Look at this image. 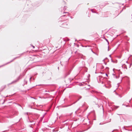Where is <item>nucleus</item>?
<instances>
[{
  "mask_svg": "<svg viewBox=\"0 0 132 132\" xmlns=\"http://www.w3.org/2000/svg\"><path fill=\"white\" fill-rule=\"evenodd\" d=\"M91 11L93 12V13H95L94 12H93V10L92 9H91Z\"/></svg>",
  "mask_w": 132,
  "mask_h": 132,
  "instance_id": "obj_18",
  "label": "nucleus"
},
{
  "mask_svg": "<svg viewBox=\"0 0 132 132\" xmlns=\"http://www.w3.org/2000/svg\"><path fill=\"white\" fill-rule=\"evenodd\" d=\"M131 65V64H130V67H129V68L130 67V66Z\"/></svg>",
  "mask_w": 132,
  "mask_h": 132,
  "instance_id": "obj_34",
  "label": "nucleus"
},
{
  "mask_svg": "<svg viewBox=\"0 0 132 132\" xmlns=\"http://www.w3.org/2000/svg\"><path fill=\"white\" fill-rule=\"evenodd\" d=\"M35 123V122H34V123Z\"/></svg>",
  "mask_w": 132,
  "mask_h": 132,
  "instance_id": "obj_48",
  "label": "nucleus"
},
{
  "mask_svg": "<svg viewBox=\"0 0 132 132\" xmlns=\"http://www.w3.org/2000/svg\"><path fill=\"white\" fill-rule=\"evenodd\" d=\"M24 76V75H23V76Z\"/></svg>",
  "mask_w": 132,
  "mask_h": 132,
  "instance_id": "obj_49",
  "label": "nucleus"
},
{
  "mask_svg": "<svg viewBox=\"0 0 132 132\" xmlns=\"http://www.w3.org/2000/svg\"><path fill=\"white\" fill-rule=\"evenodd\" d=\"M26 114H28V113H26Z\"/></svg>",
  "mask_w": 132,
  "mask_h": 132,
  "instance_id": "obj_38",
  "label": "nucleus"
},
{
  "mask_svg": "<svg viewBox=\"0 0 132 132\" xmlns=\"http://www.w3.org/2000/svg\"><path fill=\"white\" fill-rule=\"evenodd\" d=\"M109 57H111V59L112 58H111V55H109Z\"/></svg>",
  "mask_w": 132,
  "mask_h": 132,
  "instance_id": "obj_22",
  "label": "nucleus"
},
{
  "mask_svg": "<svg viewBox=\"0 0 132 132\" xmlns=\"http://www.w3.org/2000/svg\"><path fill=\"white\" fill-rule=\"evenodd\" d=\"M111 61L112 62H113V63H116L117 62H114V61H113L112 59V58H111Z\"/></svg>",
  "mask_w": 132,
  "mask_h": 132,
  "instance_id": "obj_11",
  "label": "nucleus"
},
{
  "mask_svg": "<svg viewBox=\"0 0 132 132\" xmlns=\"http://www.w3.org/2000/svg\"><path fill=\"white\" fill-rule=\"evenodd\" d=\"M58 69H59V67H58Z\"/></svg>",
  "mask_w": 132,
  "mask_h": 132,
  "instance_id": "obj_45",
  "label": "nucleus"
},
{
  "mask_svg": "<svg viewBox=\"0 0 132 132\" xmlns=\"http://www.w3.org/2000/svg\"><path fill=\"white\" fill-rule=\"evenodd\" d=\"M122 80V79H121V81Z\"/></svg>",
  "mask_w": 132,
  "mask_h": 132,
  "instance_id": "obj_37",
  "label": "nucleus"
},
{
  "mask_svg": "<svg viewBox=\"0 0 132 132\" xmlns=\"http://www.w3.org/2000/svg\"><path fill=\"white\" fill-rule=\"evenodd\" d=\"M112 75L113 76V77L114 78H115L116 79L118 78L119 77V76H117L115 75V74L114 73L112 74Z\"/></svg>",
  "mask_w": 132,
  "mask_h": 132,
  "instance_id": "obj_4",
  "label": "nucleus"
},
{
  "mask_svg": "<svg viewBox=\"0 0 132 132\" xmlns=\"http://www.w3.org/2000/svg\"><path fill=\"white\" fill-rule=\"evenodd\" d=\"M78 100H77V102L78 101H79V100L80 99H81V97H82L80 96H78Z\"/></svg>",
  "mask_w": 132,
  "mask_h": 132,
  "instance_id": "obj_9",
  "label": "nucleus"
},
{
  "mask_svg": "<svg viewBox=\"0 0 132 132\" xmlns=\"http://www.w3.org/2000/svg\"><path fill=\"white\" fill-rule=\"evenodd\" d=\"M102 84H103V82H102Z\"/></svg>",
  "mask_w": 132,
  "mask_h": 132,
  "instance_id": "obj_35",
  "label": "nucleus"
},
{
  "mask_svg": "<svg viewBox=\"0 0 132 132\" xmlns=\"http://www.w3.org/2000/svg\"><path fill=\"white\" fill-rule=\"evenodd\" d=\"M45 92H47V91L46 90H45Z\"/></svg>",
  "mask_w": 132,
  "mask_h": 132,
  "instance_id": "obj_41",
  "label": "nucleus"
},
{
  "mask_svg": "<svg viewBox=\"0 0 132 132\" xmlns=\"http://www.w3.org/2000/svg\"><path fill=\"white\" fill-rule=\"evenodd\" d=\"M76 39L75 40V41H76Z\"/></svg>",
  "mask_w": 132,
  "mask_h": 132,
  "instance_id": "obj_44",
  "label": "nucleus"
},
{
  "mask_svg": "<svg viewBox=\"0 0 132 132\" xmlns=\"http://www.w3.org/2000/svg\"><path fill=\"white\" fill-rule=\"evenodd\" d=\"M18 105L19 106H21L20 104H19Z\"/></svg>",
  "mask_w": 132,
  "mask_h": 132,
  "instance_id": "obj_36",
  "label": "nucleus"
},
{
  "mask_svg": "<svg viewBox=\"0 0 132 132\" xmlns=\"http://www.w3.org/2000/svg\"><path fill=\"white\" fill-rule=\"evenodd\" d=\"M128 131H132V130H128Z\"/></svg>",
  "mask_w": 132,
  "mask_h": 132,
  "instance_id": "obj_30",
  "label": "nucleus"
},
{
  "mask_svg": "<svg viewBox=\"0 0 132 132\" xmlns=\"http://www.w3.org/2000/svg\"><path fill=\"white\" fill-rule=\"evenodd\" d=\"M119 96L120 97H122V96L119 95Z\"/></svg>",
  "mask_w": 132,
  "mask_h": 132,
  "instance_id": "obj_23",
  "label": "nucleus"
},
{
  "mask_svg": "<svg viewBox=\"0 0 132 132\" xmlns=\"http://www.w3.org/2000/svg\"><path fill=\"white\" fill-rule=\"evenodd\" d=\"M91 51H92V52L93 53H94V54H96L95 53H94V52L93 51H92V49H91Z\"/></svg>",
  "mask_w": 132,
  "mask_h": 132,
  "instance_id": "obj_20",
  "label": "nucleus"
},
{
  "mask_svg": "<svg viewBox=\"0 0 132 132\" xmlns=\"http://www.w3.org/2000/svg\"><path fill=\"white\" fill-rule=\"evenodd\" d=\"M109 46H108V51H109Z\"/></svg>",
  "mask_w": 132,
  "mask_h": 132,
  "instance_id": "obj_19",
  "label": "nucleus"
},
{
  "mask_svg": "<svg viewBox=\"0 0 132 132\" xmlns=\"http://www.w3.org/2000/svg\"><path fill=\"white\" fill-rule=\"evenodd\" d=\"M126 63H128V61H126Z\"/></svg>",
  "mask_w": 132,
  "mask_h": 132,
  "instance_id": "obj_29",
  "label": "nucleus"
},
{
  "mask_svg": "<svg viewBox=\"0 0 132 132\" xmlns=\"http://www.w3.org/2000/svg\"><path fill=\"white\" fill-rule=\"evenodd\" d=\"M10 63V62H8V63H7V64H8V63Z\"/></svg>",
  "mask_w": 132,
  "mask_h": 132,
  "instance_id": "obj_31",
  "label": "nucleus"
},
{
  "mask_svg": "<svg viewBox=\"0 0 132 132\" xmlns=\"http://www.w3.org/2000/svg\"><path fill=\"white\" fill-rule=\"evenodd\" d=\"M65 16V15H63V16H62V17H63V16Z\"/></svg>",
  "mask_w": 132,
  "mask_h": 132,
  "instance_id": "obj_32",
  "label": "nucleus"
},
{
  "mask_svg": "<svg viewBox=\"0 0 132 132\" xmlns=\"http://www.w3.org/2000/svg\"><path fill=\"white\" fill-rule=\"evenodd\" d=\"M19 57H18V56L16 57L15 58H14V59H13L10 62H12L13 61H14V60H15V59H16L18 58Z\"/></svg>",
  "mask_w": 132,
  "mask_h": 132,
  "instance_id": "obj_8",
  "label": "nucleus"
},
{
  "mask_svg": "<svg viewBox=\"0 0 132 132\" xmlns=\"http://www.w3.org/2000/svg\"><path fill=\"white\" fill-rule=\"evenodd\" d=\"M113 131H112V132H113Z\"/></svg>",
  "mask_w": 132,
  "mask_h": 132,
  "instance_id": "obj_47",
  "label": "nucleus"
},
{
  "mask_svg": "<svg viewBox=\"0 0 132 132\" xmlns=\"http://www.w3.org/2000/svg\"><path fill=\"white\" fill-rule=\"evenodd\" d=\"M96 100L98 101V99L97 98H96Z\"/></svg>",
  "mask_w": 132,
  "mask_h": 132,
  "instance_id": "obj_27",
  "label": "nucleus"
},
{
  "mask_svg": "<svg viewBox=\"0 0 132 132\" xmlns=\"http://www.w3.org/2000/svg\"><path fill=\"white\" fill-rule=\"evenodd\" d=\"M46 114V113H45L44 114L43 116V118L44 117L45 115Z\"/></svg>",
  "mask_w": 132,
  "mask_h": 132,
  "instance_id": "obj_15",
  "label": "nucleus"
},
{
  "mask_svg": "<svg viewBox=\"0 0 132 132\" xmlns=\"http://www.w3.org/2000/svg\"><path fill=\"white\" fill-rule=\"evenodd\" d=\"M31 78H31V77H30V79H29V81H30V82H31Z\"/></svg>",
  "mask_w": 132,
  "mask_h": 132,
  "instance_id": "obj_17",
  "label": "nucleus"
},
{
  "mask_svg": "<svg viewBox=\"0 0 132 132\" xmlns=\"http://www.w3.org/2000/svg\"><path fill=\"white\" fill-rule=\"evenodd\" d=\"M27 81L26 80V79H24V84L22 85L23 86H24L25 84H27Z\"/></svg>",
  "mask_w": 132,
  "mask_h": 132,
  "instance_id": "obj_6",
  "label": "nucleus"
},
{
  "mask_svg": "<svg viewBox=\"0 0 132 132\" xmlns=\"http://www.w3.org/2000/svg\"><path fill=\"white\" fill-rule=\"evenodd\" d=\"M122 129H124L125 130H128L127 129H126L125 128L124 126L123 127V128H122Z\"/></svg>",
  "mask_w": 132,
  "mask_h": 132,
  "instance_id": "obj_12",
  "label": "nucleus"
},
{
  "mask_svg": "<svg viewBox=\"0 0 132 132\" xmlns=\"http://www.w3.org/2000/svg\"><path fill=\"white\" fill-rule=\"evenodd\" d=\"M64 9H63L64 10H65L66 9V7L65 6H64Z\"/></svg>",
  "mask_w": 132,
  "mask_h": 132,
  "instance_id": "obj_13",
  "label": "nucleus"
},
{
  "mask_svg": "<svg viewBox=\"0 0 132 132\" xmlns=\"http://www.w3.org/2000/svg\"><path fill=\"white\" fill-rule=\"evenodd\" d=\"M105 39V40H106V41H107V42H108V44H109V42H108V40L106 39Z\"/></svg>",
  "mask_w": 132,
  "mask_h": 132,
  "instance_id": "obj_16",
  "label": "nucleus"
},
{
  "mask_svg": "<svg viewBox=\"0 0 132 132\" xmlns=\"http://www.w3.org/2000/svg\"><path fill=\"white\" fill-rule=\"evenodd\" d=\"M32 98H33V97H32Z\"/></svg>",
  "mask_w": 132,
  "mask_h": 132,
  "instance_id": "obj_42",
  "label": "nucleus"
},
{
  "mask_svg": "<svg viewBox=\"0 0 132 132\" xmlns=\"http://www.w3.org/2000/svg\"><path fill=\"white\" fill-rule=\"evenodd\" d=\"M91 59H93L92 58H91Z\"/></svg>",
  "mask_w": 132,
  "mask_h": 132,
  "instance_id": "obj_40",
  "label": "nucleus"
},
{
  "mask_svg": "<svg viewBox=\"0 0 132 132\" xmlns=\"http://www.w3.org/2000/svg\"><path fill=\"white\" fill-rule=\"evenodd\" d=\"M64 13H67V12H64Z\"/></svg>",
  "mask_w": 132,
  "mask_h": 132,
  "instance_id": "obj_39",
  "label": "nucleus"
},
{
  "mask_svg": "<svg viewBox=\"0 0 132 132\" xmlns=\"http://www.w3.org/2000/svg\"><path fill=\"white\" fill-rule=\"evenodd\" d=\"M69 39H67V41H69Z\"/></svg>",
  "mask_w": 132,
  "mask_h": 132,
  "instance_id": "obj_33",
  "label": "nucleus"
},
{
  "mask_svg": "<svg viewBox=\"0 0 132 132\" xmlns=\"http://www.w3.org/2000/svg\"><path fill=\"white\" fill-rule=\"evenodd\" d=\"M112 75L113 76V77L114 78H115L116 79L118 78L119 77V76H117L115 75V74L114 73L112 74Z\"/></svg>",
  "mask_w": 132,
  "mask_h": 132,
  "instance_id": "obj_3",
  "label": "nucleus"
},
{
  "mask_svg": "<svg viewBox=\"0 0 132 132\" xmlns=\"http://www.w3.org/2000/svg\"><path fill=\"white\" fill-rule=\"evenodd\" d=\"M42 85L41 84H40V85H37L36 86H41Z\"/></svg>",
  "mask_w": 132,
  "mask_h": 132,
  "instance_id": "obj_21",
  "label": "nucleus"
},
{
  "mask_svg": "<svg viewBox=\"0 0 132 132\" xmlns=\"http://www.w3.org/2000/svg\"><path fill=\"white\" fill-rule=\"evenodd\" d=\"M32 47H33V48H35V46H33V45H32Z\"/></svg>",
  "mask_w": 132,
  "mask_h": 132,
  "instance_id": "obj_25",
  "label": "nucleus"
},
{
  "mask_svg": "<svg viewBox=\"0 0 132 132\" xmlns=\"http://www.w3.org/2000/svg\"><path fill=\"white\" fill-rule=\"evenodd\" d=\"M105 59H103V62H104V61H105Z\"/></svg>",
  "mask_w": 132,
  "mask_h": 132,
  "instance_id": "obj_26",
  "label": "nucleus"
},
{
  "mask_svg": "<svg viewBox=\"0 0 132 132\" xmlns=\"http://www.w3.org/2000/svg\"><path fill=\"white\" fill-rule=\"evenodd\" d=\"M2 66H1L0 67H2Z\"/></svg>",
  "mask_w": 132,
  "mask_h": 132,
  "instance_id": "obj_46",
  "label": "nucleus"
},
{
  "mask_svg": "<svg viewBox=\"0 0 132 132\" xmlns=\"http://www.w3.org/2000/svg\"><path fill=\"white\" fill-rule=\"evenodd\" d=\"M63 25H67V24L65 23H63Z\"/></svg>",
  "mask_w": 132,
  "mask_h": 132,
  "instance_id": "obj_14",
  "label": "nucleus"
},
{
  "mask_svg": "<svg viewBox=\"0 0 132 132\" xmlns=\"http://www.w3.org/2000/svg\"><path fill=\"white\" fill-rule=\"evenodd\" d=\"M21 76V75H20L17 78L16 80L12 81L11 83L9 84V85H11L12 84L15 83L16 82H18L20 79H21L20 77Z\"/></svg>",
  "mask_w": 132,
  "mask_h": 132,
  "instance_id": "obj_1",
  "label": "nucleus"
},
{
  "mask_svg": "<svg viewBox=\"0 0 132 132\" xmlns=\"http://www.w3.org/2000/svg\"><path fill=\"white\" fill-rule=\"evenodd\" d=\"M106 75L107 76H108V75H107L106 73Z\"/></svg>",
  "mask_w": 132,
  "mask_h": 132,
  "instance_id": "obj_28",
  "label": "nucleus"
},
{
  "mask_svg": "<svg viewBox=\"0 0 132 132\" xmlns=\"http://www.w3.org/2000/svg\"><path fill=\"white\" fill-rule=\"evenodd\" d=\"M104 86H105L106 88H107V87L105 85H104Z\"/></svg>",
  "mask_w": 132,
  "mask_h": 132,
  "instance_id": "obj_24",
  "label": "nucleus"
},
{
  "mask_svg": "<svg viewBox=\"0 0 132 132\" xmlns=\"http://www.w3.org/2000/svg\"><path fill=\"white\" fill-rule=\"evenodd\" d=\"M122 67L123 68H126V69H127V67L126 65L125 64H124L122 66Z\"/></svg>",
  "mask_w": 132,
  "mask_h": 132,
  "instance_id": "obj_7",
  "label": "nucleus"
},
{
  "mask_svg": "<svg viewBox=\"0 0 132 132\" xmlns=\"http://www.w3.org/2000/svg\"><path fill=\"white\" fill-rule=\"evenodd\" d=\"M112 75L113 76V77L114 78H115L116 79L118 78L119 77V76H117L115 75V74L114 73L112 74Z\"/></svg>",
  "mask_w": 132,
  "mask_h": 132,
  "instance_id": "obj_2",
  "label": "nucleus"
},
{
  "mask_svg": "<svg viewBox=\"0 0 132 132\" xmlns=\"http://www.w3.org/2000/svg\"><path fill=\"white\" fill-rule=\"evenodd\" d=\"M6 117L7 118H12V117L11 116H6Z\"/></svg>",
  "mask_w": 132,
  "mask_h": 132,
  "instance_id": "obj_10",
  "label": "nucleus"
},
{
  "mask_svg": "<svg viewBox=\"0 0 132 132\" xmlns=\"http://www.w3.org/2000/svg\"><path fill=\"white\" fill-rule=\"evenodd\" d=\"M112 75L113 76V77L114 78H115L116 79L118 78L119 77V76H117L115 75V74L114 73L112 74Z\"/></svg>",
  "mask_w": 132,
  "mask_h": 132,
  "instance_id": "obj_5",
  "label": "nucleus"
},
{
  "mask_svg": "<svg viewBox=\"0 0 132 132\" xmlns=\"http://www.w3.org/2000/svg\"><path fill=\"white\" fill-rule=\"evenodd\" d=\"M130 101H129V102L130 103Z\"/></svg>",
  "mask_w": 132,
  "mask_h": 132,
  "instance_id": "obj_43",
  "label": "nucleus"
}]
</instances>
